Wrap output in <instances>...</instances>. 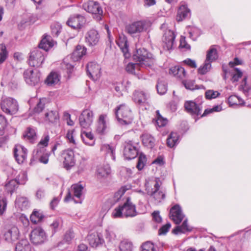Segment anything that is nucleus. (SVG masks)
<instances>
[{
  "label": "nucleus",
  "mask_w": 251,
  "mask_h": 251,
  "mask_svg": "<svg viewBox=\"0 0 251 251\" xmlns=\"http://www.w3.org/2000/svg\"><path fill=\"white\" fill-rule=\"evenodd\" d=\"M161 183L158 178H155L146 181L145 186L149 195L152 196L156 203H160L165 198V193L160 190Z\"/></svg>",
  "instance_id": "f257e3e1"
},
{
  "label": "nucleus",
  "mask_w": 251,
  "mask_h": 251,
  "mask_svg": "<svg viewBox=\"0 0 251 251\" xmlns=\"http://www.w3.org/2000/svg\"><path fill=\"white\" fill-rule=\"evenodd\" d=\"M137 212L136 206L133 204L129 197L126 198V201L123 205L116 207L113 210L112 215L114 218L122 217H132L136 216Z\"/></svg>",
  "instance_id": "f03ea898"
},
{
  "label": "nucleus",
  "mask_w": 251,
  "mask_h": 251,
  "mask_svg": "<svg viewBox=\"0 0 251 251\" xmlns=\"http://www.w3.org/2000/svg\"><path fill=\"white\" fill-rule=\"evenodd\" d=\"M133 58L135 61L139 62L138 63L143 67L152 66L155 61L152 54L145 48L136 49Z\"/></svg>",
  "instance_id": "7ed1b4c3"
},
{
  "label": "nucleus",
  "mask_w": 251,
  "mask_h": 251,
  "mask_svg": "<svg viewBox=\"0 0 251 251\" xmlns=\"http://www.w3.org/2000/svg\"><path fill=\"white\" fill-rule=\"evenodd\" d=\"M115 115L119 123L123 125L131 123L133 116L131 110L125 104L120 105L115 109Z\"/></svg>",
  "instance_id": "20e7f679"
},
{
  "label": "nucleus",
  "mask_w": 251,
  "mask_h": 251,
  "mask_svg": "<svg viewBox=\"0 0 251 251\" xmlns=\"http://www.w3.org/2000/svg\"><path fill=\"white\" fill-rule=\"evenodd\" d=\"M83 187L79 184L76 183L72 185L70 190L64 199L65 202H68L73 200L75 203H81V198L82 196Z\"/></svg>",
  "instance_id": "39448f33"
},
{
  "label": "nucleus",
  "mask_w": 251,
  "mask_h": 251,
  "mask_svg": "<svg viewBox=\"0 0 251 251\" xmlns=\"http://www.w3.org/2000/svg\"><path fill=\"white\" fill-rule=\"evenodd\" d=\"M151 26V23L148 21H139L127 25L126 31L130 35L147 30Z\"/></svg>",
  "instance_id": "423d86ee"
},
{
  "label": "nucleus",
  "mask_w": 251,
  "mask_h": 251,
  "mask_svg": "<svg viewBox=\"0 0 251 251\" xmlns=\"http://www.w3.org/2000/svg\"><path fill=\"white\" fill-rule=\"evenodd\" d=\"M2 110L6 114L13 115L19 109L17 101L10 97L3 98L0 103Z\"/></svg>",
  "instance_id": "0eeeda50"
},
{
  "label": "nucleus",
  "mask_w": 251,
  "mask_h": 251,
  "mask_svg": "<svg viewBox=\"0 0 251 251\" xmlns=\"http://www.w3.org/2000/svg\"><path fill=\"white\" fill-rule=\"evenodd\" d=\"M82 8L89 13L98 15V20L101 19L103 10L98 2L94 0H88L82 4Z\"/></svg>",
  "instance_id": "6e6552de"
},
{
  "label": "nucleus",
  "mask_w": 251,
  "mask_h": 251,
  "mask_svg": "<svg viewBox=\"0 0 251 251\" xmlns=\"http://www.w3.org/2000/svg\"><path fill=\"white\" fill-rule=\"evenodd\" d=\"M44 59L43 53L41 50L35 48L30 52L28 59V64L31 66L39 67L41 66Z\"/></svg>",
  "instance_id": "1a4fd4ad"
},
{
  "label": "nucleus",
  "mask_w": 251,
  "mask_h": 251,
  "mask_svg": "<svg viewBox=\"0 0 251 251\" xmlns=\"http://www.w3.org/2000/svg\"><path fill=\"white\" fill-rule=\"evenodd\" d=\"M138 154L137 145L132 141L124 143V156L126 159L130 160L135 158Z\"/></svg>",
  "instance_id": "9d476101"
},
{
  "label": "nucleus",
  "mask_w": 251,
  "mask_h": 251,
  "mask_svg": "<svg viewBox=\"0 0 251 251\" xmlns=\"http://www.w3.org/2000/svg\"><path fill=\"white\" fill-rule=\"evenodd\" d=\"M94 120V113L90 109L84 110L79 117L81 127L87 128L92 124Z\"/></svg>",
  "instance_id": "9b49d317"
},
{
  "label": "nucleus",
  "mask_w": 251,
  "mask_h": 251,
  "mask_svg": "<svg viewBox=\"0 0 251 251\" xmlns=\"http://www.w3.org/2000/svg\"><path fill=\"white\" fill-rule=\"evenodd\" d=\"M30 240L35 245L43 243L47 240L45 231L40 227L34 228L30 233Z\"/></svg>",
  "instance_id": "f8f14e48"
},
{
  "label": "nucleus",
  "mask_w": 251,
  "mask_h": 251,
  "mask_svg": "<svg viewBox=\"0 0 251 251\" xmlns=\"http://www.w3.org/2000/svg\"><path fill=\"white\" fill-rule=\"evenodd\" d=\"M24 77L27 84L34 86L40 82V74L37 70L28 69L25 71Z\"/></svg>",
  "instance_id": "ddd939ff"
},
{
  "label": "nucleus",
  "mask_w": 251,
  "mask_h": 251,
  "mask_svg": "<svg viewBox=\"0 0 251 251\" xmlns=\"http://www.w3.org/2000/svg\"><path fill=\"white\" fill-rule=\"evenodd\" d=\"M199 98L195 101H187L184 103V107L187 112L191 115H199L201 114L202 106L201 102L198 103Z\"/></svg>",
  "instance_id": "4468645a"
},
{
  "label": "nucleus",
  "mask_w": 251,
  "mask_h": 251,
  "mask_svg": "<svg viewBox=\"0 0 251 251\" xmlns=\"http://www.w3.org/2000/svg\"><path fill=\"white\" fill-rule=\"evenodd\" d=\"M176 35L174 32L170 29H166L162 38L163 48L165 50H170L172 49L174 44Z\"/></svg>",
  "instance_id": "2eb2a0df"
},
{
  "label": "nucleus",
  "mask_w": 251,
  "mask_h": 251,
  "mask_svg": "<svg viewBox=\"0 0 251 251\" xmlns=\"http://www.w3.org/2000/svg\"><path fill=\"white\" fill-rule=\"evenodd\" d=\"M87 73L91 78L97 80L101 75V68L100 66L95 62H91L87 65Z\"/></svg>",
  "instance_id": "dca6fc26"
},
{
  "label": "nucleus",
  "mask_w": 251,
  "mask_h": 251,
  "mask_svg": "<svg viewBox=\"0 0 251 251\" xmlns=\"http://www.w3.org/2000/svg\"><path fill=\"white\" fill-rule=\"evenodd\" d=\"M62 157L64 159L63 161L64 167L66 170H70L75 165V154L72 150L64 151L62 154Z\"/></svg>",
  "instance_id": "f3484780"
},
{
  "label": "nucleus",
  "mask_w": 251,
  "mask_h": 251,
  "mask_svg": "<svg viewBox=\"0 0 251 251\" xmlns=\"http://www.w3.org/2000/svg\"><path fill=\"white\" fill-rule=\"evenodd\" d=\"M15 158L19 164L24 163L26 160L27 150L23 146L17 145L14 150Z\"/></svg>",
  "instance_id": "a211bd4d"
},
{
  "label": "nucleus",
  "mask_w": 251,
  "mask_h": 251,
  "mask_svg": "<svg viewBox=\"0 0 251 251\" xmlns=\"http://www.w3.org/2000/svg\"><path fill=\"white\" fill-rule=\"evenodd\" d=\"M85 23V17L80 15L72 16L67 21V24L73 29L81 28Z\"/></svg>",
  "instance_id": "6ab92c4d"
},
{
  "label": "nucleus",
  "mask_w": 251,
  "mask_h": 251,
  "mask_svg": "<svg viewBox=\"0 0 251 251\" xmlns=\"http://www.w3.org/2000/svg\"><path fill=\"white\" fill-rule=\"evenodd\" d=\"M170 215L171 219L177 225L181 223L184 217L181 207L178 204H176L171 208Z\"/></svg>",
  "instance_id": "aec40b11"
},
{
  "label": "nucleus",
  "mask_w": 251,
  "mask_h": 251,
  "mask_svg": "<svg viewBox=\"0 0 251 251\" xmlns=\"http://www.w3.org/2000/svg\"><path fill=\"white\" fill-rule=\"evenodd\" d=\"M85 38V41L88 45L93 46L98 43L100 36L97 30L91 29L86 33Z\"/></svg>",
  "instance_id": "412c9836"
},
{
  "label": "nucleus",
  "mask_w": 251,
  "mask_h": 251,
  "mask_svg": "<svg viewBox=\"0 0 251 251\" xmlns=\"http://www.w3.org/2000/svg\"><path fill=\"white\" fill-rule=\"evenodd\" d=\"M116 43L123 52L125 57H129L130 54L128 51V45L126 37L123 34L120 35L116 40Z\"/></svg>",
  "instance_id": "4be33fe9"
},
{
  "label": "nucleus",
  "mask_w": 251,
  "mask_h": 251,
  "mask_svg": "<svg viewBox=\"0 0 251 251\" xmlns=\"http://www.w3.org/2000/svg\"><path fill=\"white\" fill-rule=\"evenodd\" d=\"M190 10L184 3H181L178 8L176 20L177 22L182 21L184 19L190 17Z\"/></svg>",
  "instance_id": "5701e85b"
},
{
  "label": "nucleus",
  "mask_w": 251,
  "mask_h": 251,
  "mask_svg": "<svg viewBox=\"0 0 251 251\" xmlns=\"http://www.w3.org/2000/svg\"><path fill=\"white\" fill-rule=\"evenodd\" d=\"M108 119L106 114H101L100 115L97 126V131L100 134H103L105 132L107 128Z\"/></svg>",
  "instance_id": "b1692460"
},
{
  "label": "nucleus",
  "mask_w": 251,
  "mask_h": 251,
  "mask_svg": "<svg viewBox=\"0 0 251 251\" xmlns=\"http://www.w3.org/2000/svg\"><path fill=\"white\" fill-rule=\"evenodd\" d=\"M4 239L8 242H13L19 238V231L16 226H13L4 234Z\"/></svg>",
  "instance_id": "393cba45"
},
{
  "label": "nucleus",
  "mask_w": 251,
  "mask_h": 251,
  "mask_svg": "<svg viewBox=\"0 0 251 251\" xmlns=\"http://www.w3.org/2000/svg\"><path fill=\"white\" fill-rule=\"evenodd\" d=\"M111 174V169L108 165H100L98 167L96 174L100 179H105L109 177Z\"/></svg>",
  "instance_id": "a878e982"
},
{
  "label": "nucleus",
  "mask_w": 251,
  "mask_h": 251,
  "mask_svg": "<svg viewBox=\"0 0 251 251\" xmlns=\"http://www.w3.org/2000/svg\"><path fill=\"white\" fill-rule=\"evenodd\" d=\"M88 240L90 245L93 248H97L102 245L104 241L102 237L97 234H91L88 236Z\"/></svg>",
  "instance_id": "bb28decb"
},
{
  "label": "nucleus",
  "mask_w": 251,
  "mask_h": 251,
  "mask_svg": "<svg viewBox=\"0 0 251 251\" xmlns=\"http://www.w3.org/2000/svg\"><path fill=\"white\" fill-rule=\"evenodd\" d=\"M149 96L143 91H136L133 96V100L134 102L140 105L148 103V100Z\"/></svg>",
  "instance_id": "cd10ccee"
},
{
  "label": "nucleus",
  "mask_w": 251,
  "mask_h": 251,
  "mask_svg": "<svg viewBox=\"0 0 251 251\" xmlns=\"http://www.w3.org/2000/svg\"><path fill=\"white\" fill-rule=\"evenodd\" d=\"M86 53V48L84 46L78 45L72 53L71 58L74 61H77L85 55Z\"/></svg>",
  "instance_id": "c85d7f7f"
},
{
  "label": "nucleus",
  "mask_w": 251,
  "mask_h": 251,
  "mask_svg": "<svg viewBox=\"0 0 251 251\" xmlns=\"http://www.w3.org/2000/svg\"><path fill=\"white\" fill-rule=\"evenodd\" d=\"M54 42L49 36H45L39 45V48L43 49L45 51L48 50L54 45Z\"/></svg>",
  "instance_id": "c756f323"
},
{
  "label": "nucleus",
  "mask_w": 251,
  "mask_h": 251,
  "mask_svg": "<svg viewBox=\"0 0 251 251\" xmlns=\"http://www.w3.org/2000/svg\"><path fill=\"white\" fill-rule=\"evenodd\" d=\"M23 137L30 143H34L37 139L35 129L30 127H28L23 134Z\"/></svg>",
  "instance_id": "7c9ffc66"
},
{
  "label": "nucleus",
  "mask_w": 251,
  "mask_h": 251,
  "mask_svg": "<svg viewBox=\"0 0 251 251\" xmlns=\"http://www.w3.org/2000/svg\"><path fill=\"white\" fill-rule=\"evenodd\" d=\"M143 145L150 149H152L155 145V139L148 133H144L142 137Z\"/></svg>",
  "instance_id": "2f4dec72"
},
{
  "label": "nucleus",
  "mask_w": 251,
  "mask_h": 251,
  "mask_svg": "<svg viewBox=\"0 0 251 251\" xmlns=\"http://www.w3.org/2000/svg\"><path fill=\"white\" fill-rule=\"evenodd\" d=\"M170 73L175 76L181 79L184 77L186 75L185 69L179 66L172 67L170 70Z\"/></svg>",
  "instance_id": "473e14b6"
},
{
  "label": "nucleus",
  "mask_w": 251,
  "mask_h": 251,
  "mask_svg": "<svg viewBox=\"0 0 251 251\" xmlns=\"http://www.w3.org/2000/svg\"><path fill=\"white\" fill-rule=\"evenodd\" d=\"M81 138L87 145L93 146L95 144L94 135L91 132H82L81 134Z\"/></svg>",
  "instance_id": "72a5a7b5"
},
{
  "label": "nucleus",
  "mask_w": 251,
  "mask_h": 251,
  "mask_svg": "<svg viewBox=\"0 0 251 251\" xmlns=\"http://www.w3.org/2000/svg\"><path fill=\"white\" fill-rule=\"evenodd\" d=\"M192 230V228L190 227L187 223V220L185 219L183 222L182 224L180 226H177L173 230V232L177 234L179 233H185L186 232H189Z\"/></svg>",
  "instance_id": "f704fd0d"
},
{
  "label": "nucleus",
  "mask_w": 251,
  "mask_h": 251,
  "mask_svg": "<svg viewBox=\"0 0 251 251\" xmlns=\"http://www.w3.org/2000/svg\"><path fill=\"white\" fill-rule=\"evenodd\" d=\"M60 81L59 75L55 72H51L46 79V83L49 86L57 84Z\"/></svg>",
  "instance_id": "c9c22d12"
},
{
  "label": "nucleus",
  "mask_w": 251,
  "mask_h": 251,
  "mask_svg": "<svg viewBox=\"0 0 251 251\" xmlns=\"http://www.w3.org/2000/svg\"><path fill=\"white\" fill-rule=\"evenodd\" d=\"M31 246L27 240H22L16 246L15 251H31Z\"/></svg>",
  "instance_id": "e433bc0d"
},
{
  "label": "nucleus",
  "mask_w": 251,
  "mask_h": 251,
  "mask_svg": "<svg viewBox=\"0 0 251 251\" xmlns=\"http://www.w3.org/2000/svg\"><path fill=\"white\" fill-rule=\"evenodd\" d=\"M218 55L217 50L211 46L209 50H207L205 60L212 63L218 59Z\"/></svg>",
  "instance_id": "4c0bfd02"
},
{
  "label": "nucleus",
  "mask_w": 251,
  "mask_h": 251,
  "mask_svg": "<svg viewBox=\"0 0 251 251\" xmlns=\"http://www.w3.org/2000/svg\"><path fill=\"white\" fill-rule=\"evenodd\" d=\"M101 150L104 151L106 154H109L113 160H115V146L108 144H104L101 147Z\"/></svg>",
  "instance_id": "58836bf2"
},
{
  "label": "nucleus",
  "mask_w": 251,
  "mask_h": 251,
  "mask_svg": "<svg viewBox=\"0 0 251 251\" xmlns=\"http://www.w3.org/2000/svg\"><path fill=\"white\" fill-rule=\"evenodd\" d=\"M179 136L176 132H171L167 140V145L173 148L178 143Z\"/></svg>",
  "instance_id": "ea45409f"
},
{
  "label": "nucleus",
  "mask_w": 251,
  "mask_h": 251,
  "mask_svg": "<svg viewBox=\"0 0 251 251\" xmlns=\"http://www.w3.org/2000/svg\"><path fill=\"white\" fill-rule=\"evenodd\" d=\"M44 151L35 150L33 151V156L36 158H39L40 161L44 164H47L49 161V155L47 154H43Z\"/></svg>",
  "instance_id": "a19ab883"
},
{
  "label": "nucleus",
  "mask_w": 251,
  "mask_h": 251,
  "mask_svg": "<svg viewBox=\"0 0 251 251\" xmlns=\"http://www.w3.org/2000/svg\"><path fill=\"white\" fill-rule=\"evenodd\" d=\"M50 141V136L48 134H44L38 144L36 150L45 151V148L47 147Z\"/></svg>",
  "instance_id": "79ce46f5"
},
{
  "label": "nucleus",
  "mask_w": 251,
  "mask_h": 251,
  "mask_svg": "<svg viewBox=\"0 0 251 251\" xmlns=\"http://www.w3.org/2000/svg\"><path fill=\"white\" fill-rule=\"evenodd\" d=\"M45 118L50 123L57 122L59 120L58 113L56 111L51 110L45 114Z\"/></svg>",
  "instance_id": "37998d69"
},
{
  "label": "nucleus",
  "mask_w": 251,
  "mask_h": 251,
  "mask_svg": "<svg viewBox=\"0 0 251 251\" xmlns=\"http://www.w3.org/2000/svg\"><path fill=\"white\" fill-rule=\"evenodd\" d=\"M119 248L120 251H132V243L127 240H124L120 243Z\"/></svg>",
  "instance_id": "c03bdc74"
},
{
  "label": "nucleus",
  "mask_w": 251,
  "mask_h": 251,
  "mask_svg": "<svg viewBox=\"0 0 251 251\" xmlns=\"http://www.w3.org/2000/svg\"><path fill=\"white\" fill-rule=\"evenodd\" d=\"M131 188L130 185H125L122 186L114 194V199L116 201H118L122 197V196Z\"/></svg>",
  "instance_id": "a18cd8bd"
},
{
  "label": "nucleus",
  "mask_w": 251,
  "mask_h": 251,
  "mask_svg": "<svg viewBox=\"0 0 251 251\" xmlns=\"http://www.w3.org/2000/svg\"><path fill=\"white\" fill-rule=\"evenodd\" d=\"M18 184L17 180L11 179L8 181L5 185V189L8 193L12 194L17 188Z\"/></svg>",
  "instance_id": "49530a36"
},
{
  "label": "nucleus",
  "mask_w": 251,
  "mask_h": 251,
  "mask_svg": "<svg viewBox=\"0 0 251 251\" xmlns=\"http://www.w3.org/2000/svg\"><path fill=\"white\" fill-rule=\"evenodd\" d=\"M44 218V215L40 211L34 210L30 216L31 222L34 224L41 221Z\"/></svg>",
  "instance_id": "de8ad7c7"
},
{
  "label": "nucleus",
  "mask_w": 251,
  "mask_h": 251,
  "mask_svg": "<svg viewBox=\"0 0 251 251\" xmlns=\"http://www.w3.org/2000/svg\"><path fill=\"white\" fill-rule=\"evenodd\" d=\"M141 67H142L139 63H129L126 67V70L131 74H136L137 73V71L140 70Z\"/></svg>",
  "instance_id": "09e8293b"
},
{
  "label": "nucleus",
  "mask_w": 251,
  "mask_h": 251,
  "mask_svg": "<svg viewBox=\"0 0 251 251\" xmlns=\"http://www.w3.org/2000/svg\"><path fill=\"white\" fill-rule=\"evenodd\" d=\"M16 204L22 210L26 209L29 206V201L25 198L19 197L15 201Z\"/></svg>",
  "instance_id": "8fccbe9b"
},
{
  "label": "nucleus",
  "mask_w": 251,
  "mask_h": 251,
  "mask_svg": "<svg viewBox=\"0 0 251 251\" xmlns=\"http://www.w3.org/2000/svg\"><path fill=\"white\" fill-rule=\"evenodd\" d=\"M242 76L243 72L239 69L235 68L232 70L231 81L232 83L236 82Z\"/></svg>",
  "instance_id": "3c124183"
},
{
  "label": "nucleus",
  "mask_w": 251,
  "mask_h": 251,
  "mask_svg": "<svg viewBox=\"0 0 251 251\" xmlns=\"http://www.w3.org/2000/svg\"><path fill=\"white\" fill-rule=\"evenodd\" d=\"M51 34L54 37H57L60 34L62 26L58 22H54L51 25Z\"/></svg>",
  "instance_id": "603ef678"
},
{
  "label": "nucleus",
  "mask_w": 251,
  "mask_h": 251,
  "mask_svg": "<svg viewBox=\"0 0 251 251\" xmlns=\"http://www.w3.org/2000/svg\"><path fill=\"white\" fill-rule=\"evenodd\" d=\"M211 63L205 60L202 66H201L198 69V73L201 75H204L210 71L211 68Z\"/></svg>",
  "instance_id": "864d4df0"
},
{
  "label": "nucleus",
  "mask_w": 251,
  "mask_h": 251,
  "mask_svg": "<svg viewBox=\"0 0 251 251\" xmlns=\"http://www.w3.org/2000/svg\"><path fill=\"white\" fill-rule=\"evenodd\" d=\"M105 237L108 242H114L116 240V235L114 232L110 228L106 229L105 231Z\"/></svg>",
  "instance_id": "5fc2aeb1"
},
{
  "label": "nucleus",
  "mask_w": 251,
  "mask_h": 251,
  "mask_svg": "<svg viewBox=\"0 0 251 251\" xmlns=\"http://www.w3.org/2000/svg\"><path fill=\"white\" fill-rule=\"evenodd\" d=\"M156 122L157 125L159 127H162L165 126L167 123V120L166 118H163L160 114L159 110L156 111Z\"/></svg>",
  "instance_id": "6e6d98bb"
},
{
  "label": "nucleus",
  "mask_w": 251,
  "mask_h": 251,
  "mask_svg": "<svg viewBox=\"0 0 251 251\" xmlns=\"http://www.w3.org/2000/svg\"><path fill=\"white\" fill-rule=\"evenodd\" d=\"M221 94L217 91L213 90H207L205 93V97L207 100H211L219 97Z\"/></svg>",
  "instance_id": "4d7b16f0"
},
{
  "label": "nucleus",
  "mask_w": 251,
  "mask_h": 251,
  "mask_svg": "<svg viewBox=\"0 0 251 251\" xmlns=\"http://www.w3.org/2000/svg\"><path fill=\"white\" fill-rule=\"evenodd\" d=\"M147 162L146 156L143 153L139 154L138 162L137 164V168L139 170H141L145 166Z\"/></svg>",
  "instance_id": "13d9d810"
},
{
  "label": "nucleus",
  "mask_w": 251,
  "mask_h": 251,
  "mask_svg": "<svg viewBox=\"0 0 251 251\" xmlns=\"http://www.w3.org/2000/svg\"><path fill=\"white\" fill-rule=\"evenodd\" d=\"M27 179L26 173L25 172H22L19 174L16 179L17 183L18 184H25Z\"/></svg>",
  "instance_id": "bf43d9fd"
},
{
  "label": "nucleus",
  "mask_w": 251,
  "mask_h": 251,
  "mask_svg": "<svg viewBox=\"0 0 251 251\" xmlns=\"http://www.w3.org/2000/svg\"><path fill=\"white\" fill-rule=\"evenodd\" d=\"M157 92L160 95L165 94L167 91V87L165 83L163 82H158L156 85Z\"/></svg>",
  "instance_id": "052dcab7"
},
{
  "label": "nucleus",
  "mask_w": 251,
  "mask_h": 251,
  "mask_svg": "<svg viewBox=\"0 0 251 251\" xmlns=\"http://www.w3.org/2000/svg\"><path fill=\"white\" fill-rule=\"evenodd\" d=\"M7 57V52L6 47L3 44H0V64L3 63L6 60Z\"/></svg>",
  "instance_id": "680f3d73"
},
{
  "label": "nucleus",
  "mask_w": 251,
  "mask_h": 251,
  "mask_svg": "<svg viewBox=\"0 0 251 251\" xmlns=\"http://www.w3.org/2000/svg\"><path fill=\"white\" fill-rule=\"evenodd\" d=\"M45 99H42L39 100L38 102L37 103L36 106L34 108V111L36 113H40L45 107V104L46 102Z\"/></svg>",
  "instance_id": "e2e57ef3"
},
{
  "label": "nucleus",
  "mask_w": 251,
  "mask_h": 251,
  "mask_svg": "<svg viewBox=\"0 0 251 251\" xmlns=\"http://www.w3.org/2000/svg\"><path fill=\"white\" fill-rule=\"evenodd\" d=\"M222 110V107L220 105H215L212 108L206 109L204 110L201 117H204L213 112H219Z\"/></svg>",
  "instance_id": "0e129e2a"
},
{
  "label": "nucleus",
  "mask_w": 251,
  "mask_h": 251,
  "mask_svg": "<svg viewBox=\"0 0 251 251\" xmlns=\"http://www.w3.org/2000/svg\"><path fill=\"white\" fill-rule=\"evenodd\" d=\"M142 251H156L154 249L153 244L150 241H147L144 243L142 245Z\"/></svg>",
  "instance_id": "69168bd1"
},
{
  "label": "nucleus",
  "mask_w": 251,
  "mask_h": 251,
  "mask_svg": "<svg viewBox=\"0 0 251 251\" xmlns=\"http://www.w3.org/2000/svg\"><path fill=\"white\" fill-rule=\"evenodd\" d=\"M182 83L187 89H195V81L193 80H183Z\"/></svg>",
  "instance_id": "338daca9"
},
{
  "label": "nucleus",
  "mask_w": 251,
  "mask_h": 251,
  "mask_svg": "<svg viewBox=\"0 0 251 251\" xmlns=\"http://www.w3.org/2000/svg\"><path fill=\"white\" fill-rule=\"evenodd\" d=\"M7 206V200L4 197L0 198V215L5 212Z\"/></svg>",
  "instance_id": "774afa93"
}]
</instances>
